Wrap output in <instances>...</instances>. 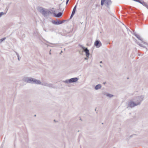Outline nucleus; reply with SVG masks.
<instances>
[{"instance_id": "nucleus-16", "label": "nucleus", "mask_w": 148, "mask_h": 148, "mask_svg": "<svg viewBox=\"0 0 148 148\" xmlns=\"http://www.w3.org/2000/svg\"><path fill=\"white\" fill-rule=\"evenodd\" d=\"M143 3V5L145 6L147 8L148 7V5H147L146 3L144 2V1H142Z\"/></svg>"}, {"instance_id": "nucleus-13", "label": "nucleus", "mask_w": 148, "mask_h": 148, "mask_svg": "<svg viewBox=\"0 0 148 148\" xmlns=\"http://www.w3.org/2000/svg\"><path fill=\"white\" fill-rule=\"evenodd\" d=\"M105 95H106L107 97H113L114 96L113 95L108 94V93H105L104 94Z\"/></svg>"}, {"instance_id": "nucleus-8", "label": "nucleus", "mask_w": 148, "mask_h": 148, "mask_svg": "<svg viewBox=\"0 0 148 148\" xmlns=\"http://www.w3.org/2000/svg\"><path fill=\"white\" fill-rule=\"evenodd\" d=\"M95 45L97 47H99L101 46V43L100 41L96 40L94 43Z\"/></svg>"}, {"instance_id": "nucleus-7", "label": "nucleus", "mask_w": 148, "mask_h": 148, "mask_svg": "<svg viewBox=\"0 0 148 148\" xmlns=\"http://www.w3.org/2000/svg\"><path fill=\"white\" fill-rule=\"evenodd\" d=\"M83 49V51L85 52L86 53V56L88 58L89 55H90L89 51L87 48H85L84 47H82Z\"/></svg>"}, {"instance_id": "nucleus-28", "label": "nucleus", "mask_w": 148, "mask_h": 148, "mask_svg": "<svg viewBox=\"0 0 148 148\" xmlns=\"http://www.w3.org/2000/svg\"><path fill=\"white\" fill-rule=\"evenodd\" d=\"M69 0H66V1H69Z\"/></svg>"}, {"instance_id": "nucleus-34", "label": "nucleus", "mask_w": 148, "mask_h": 148, "mask_svg": "<svg viewBox=\"0 0 148 148\" xmlns=\"http://www.w3.org/2000/svg\"><path fill=\"white\" fill-rule=\"evenodd\" d=\"M143 42H144V43H145V42H144L143 41Z\"/></svg>"}, {"instance_id": "nucleus-12", "label": "nucleus", "mask_w": 148, "mask_h": 148, "mask_svg": "<svg viewBox=\"0 0 148 148\" xmlns=\"http://www.w3.org/2000/svg\"><path fill=\"white\" fill-rule=\"evenodd\" d=\"M101 87V86L100 84H99L97 85L95 87V89L96 90H98L99 89H100Z\"/></svg>"}, {"instance_id": "nucleus-18", "label": "nucleus", "mask_w": 148, "mask_h": 148, "mask_svg": "<svg viewBox=\"0 0 148 148\" xmlns=\"http://www.w3.org/2000/svg\"><path fill=\"white\" fill-rule=\"evenodd\" d=\"M5 38H4L2 39H0V42H1L3 40H5Z\"/></svg>"}, {"instance_id": "nucleus-23", "label": "nucleus", "mask_w": 148, "mask_h": 148, "mask_svg": "<svg viewBox=\"0 0 148 148\" xmlns=\"http://www.w3.org/2000/svg\"><path fill=\"white\" fill-rule=\"evenodd\" d=\"M138 1L137 2H138L139 3H141V4H143L142 2L140 0H139V1Z\"/></svg>"}, {"instance_id": "nucleus-35", "label": "nucleus", "mask_w": 148, "mask_h": 148, "mask_svg": "<svg viewBox=\"0 0 148 148\" xmlns=\"http://www.w3.org/2000/svg\"><path fill=\"white\" fill-rule=\"evenodd\" d=\"M54 121H55V120H54Z\"/></svg>"}, {"instance_id": "nucleus-15", "label": "nucleus", "mask_w": 148, "mask_h": 148, "mask_svg": "<svg viewBox=\"0 0 148 148\" xmlns=\"http://www.w3.org/2000/svg\"><path fill=\"white\" fill-rule=\"evenodd\" d=\"M77 6V5H76L74 7V8L73 9V10L72 12V13H74V14H75V12Z\"/></svg>"}, {"instance_id": "nucleus-3", "label": "nucleus", "mask_w": 148, "mask_h": 148, "mask_svg": "<svg viewBox=\"0 0 148 148\" xmlns=\"http://www.w3.org/2000/svg\"><path fill=\"white\" fill-rule=\"evenodd\" d=\"M105 3V5L106 6L108 7L110 4L111 3L110 0H101V5H103Z\"/></svg>"}, {"instance_id": "nucleus-22", "label": "nucleus", "mask_w": 148, "mask_h": 148, "mask_svg": "<svg viewBox=\"0 0 148 148\" xmlns=\"http://www.w3.org/2000/svg\"><path fill=\"white\" fill-rule=\"evenodd\" d=\"M50 44H52V45H54L55 47H57V46L58 45L57 44H52V43H50Z\"/></svg>"}, {"instance_id": "nucleus-26", "label": "nucleus", "mask_w": 148, "mask_h": 148, "mask_svg": "<svg viewBox=\"0 0 148 148\" xmlns=\"http://www.w3.org/2000/svg\"><path fill=\"white\" fill-rule=\"evenodd\" d=\"M106 83V82H105L103 83V84H105Z\"/></svg>"}, {"instance_id": "nucleus-17", "label": "nucleus", "mask_w": 148, "mask_h": 148, "mask_svg": "<svg viewBox=\"0 0 148 148\" xmlns=\"http://www.w3.org/2000/svg\"><path fill=\"white\" fill-rule=\"evenodd\" d=\"M14 52L16 53V55L18 57V60L19 61L20 60V58H19V54L15 51H14Z\"/></svg>"}, {"instance_id": "nucleus-9", "label": "nucleus", "mask_w": 148, "mask_h": 148, "mask_svg": "<svg viewBox=\"0 0 148 148\" xmlns=\"http://www.w3.org/2000/svg\"><path fill=\"white\" fill-rule=\"evenodd\" d=\"M77 77H74L71 78L69 79V83H73L76 82L78 80Z\"/></svg>"}, {"instance_id": "nucleus-2", "label": "nucleus", "mask_w": 148, "mask_h": 148, "mask_svg": "<svg viewBox=\"0 0 148 148\" xmlns=\"http://www.w3.org/2000/svg\"><path fill=\"white\" fill-rule=\"evenodd\" d=\"M140 104V102L139 103H136L133 102L132 100H130L128 102L127 106L132 108Z\"/></svg>"}, {"instance_id": "nucleus-6", "label": "nucleus", "mask_w": 148, "mask_h": 148, "mask_svg": "<svg viewBox=\"0 0 148 148\" xmlns=\"http://www.w3.org/2000/svg\"><path fill=\"white\" fill-rule=\"evenodd\" d=\"M144 98V97L143 96L137 97L136 98L137 101L136 103H139L140 102V104L141 101L143 100Z\"/></svg>"}, {"instance_id": "nucleus-1", "label": "nucleus", "mask_w": 148, "mask_h": 148, "mask_svg": "<svg viewBox=\"0 0 148 148\" xmlns=\"http://www.w3.org/2000/svg\"><path fill=\"white\" fill-rule=\"evenodd\" d=\"M24 81L27 83L32 84H41V82L40 80L36 79L31 77H26L24 78ZM43 86H48L50 88H54V86L52 84H49L47 83H44L41 84Z\"/></svg>"}, {"instance_id": "nucleus-24", "label": "nucleus", "mask_w": 148, "mask_h": 148, "mask_svg": "<svg viewBox=\"0 0 148 148\" xmlns=\"http://www.w3.org/2000/svg\"><path fill=\"white\" fill-rule=\"evenodd\" d=\"M88 57H87V58H85L84 59H85V60H87V59H88Z\"/></svg>"}, {"instance_id": "nucleus-5", "label": "nucleus", "mask_w": 148, "mask_h": 148, "mask_svg": "<svg viewBox=\"0 0 148 148\" xmlns=\"http://www.w3.org/2000/svg\"><path fill=\"white\" fill-rule=\"evenodd\" d=\"M65 21V20H63L62 21L56 19V21L53 20L52 22L55 25H60L63 23Z\"/></svg>"}, {"instance_id": "nucleus-4", "label": "nucleus", "mask_w": 148, "mask_h": 148, "mask_svg": "<svg viewBox=\"0 0 148 148\" xmlns=\"http://www.w3.org/2000/svg\"><path fill=\"white\" fill-rule=\"evenodd\" d=\"M42 14L45 17H46L49 16L50 14H51L52 13L49 10L47 9H45V10Z\"/></svg>"}, {"instance_id": "nucleus-11", "label": "nucleus", "mask_w": 148, "mask_h": 148, "mask_svg": "<svg viewBox=\"0 0 148 148\" xmlns=\"http://www.w3.org/2000/svg\"><path fill=\"white\" fill-rule=\"evenodd\" d=\"M37 10H38L42 14L43 12H44V11L45 10L44 8H43L41 7H38L37 8Z\"/></svg>"}, {"instance_id": "nucleus-27", "label": "nucleus", "mask_w": 148, "mask_h": 148, "mask_svg": "<svg viewBox=\"0 0 148 148\" xmlns=\"http://www.w3.org/2000/svg\"><path fill=\"white\" fill-rule=\"evenodd\" d=\"M51 51V50H50V52H49V54H51V53L50 52Z\"/></svg>"}, {"instance_id": "nucleus-32", "label": "nucleus", "mask_w": 148, "mask_h": 148, "mask_svg": "<svg viewBox=\"0 0 148 148\" xmlns=\"http://www.w3.org/2000/svg\"><path fill=\"white\" fill-rule=\"evenodd\" d=\"M34 116H36V115H34Z\"/></svg>"}, {"instance_id": "nucleus-36", "label": "nucleus", "mask_w": 148, "mask_h": 148, "mask_svg": "<svg viewBox=\"0 0 148 148\" xmlns=\"http://www.w3.org/2000/svg\"><path fill=\"white\" fill-rule=\"evenodd\" d=\"M140 45V46H142L141 45Z\"/></svg>"}, {"instance_id": "nucleus-10", "label": "nucleus", "mask_w": 148, "mask_h": 148, "mask_svg": "<svg viewBox=\"0 0 148 148\" xmlns=\"http://www.w3.org/2000/svg\"><path fill=\"white\" fill-rule=\"evenodd\" d=\"M55 11H54V12L53 14H54V16L57 17H59L61 16L62 14V12H59L58 14H56L55 13Z\"/></svg>"}, {"instance_id": "nucleus-25", "label": "nucleus", "mask_w": 148, "mask_h": 148, "mask_svg": "<svg viewBox=\"0 0 148 148\" xmlns=\"http://www.w3.org/2000/svg\"><path fill=\"white\" fill-rule=\"evenodd\" d=\"M69 1H66V4L67 5Z\"/></svg>"}, {"instance_id": "nucleus-33", "label": "nucleus", "mask_w": 148, "mask_h": 148, "mask_svg": "<svg viewBox=\"0 0 148 148\" xmlns=\"http://www.w3.org/2000/svg\"><path fill=\"white\" fill-rule=\"evenodd\" d=\"M132 136V135H131V136H130V137H131V136Z\"/></svg>"}, {"instance_id": "nucleus-20", "label": "nucleus", "mask_w": 148, "mask_h": 148, "mask_svg": "<svg viewBox=\"0 0 148 148\" xmlns=\"http://www.w3.org/2000/svg\"><path fill=\"white\" fill-rule=\"evenodd\" d=\"M69 79L68 80H66L65 81H64V82H65L66 83H69Z\"/></svg>"}, {"instance_id": "nucleus-19", "label": "nucleus", "mask_w": 148, "mask_h": 148, "mask_svg": "<svg viewBox=\"0 0 148 148\" xmlns=\"http://www.w3.org/2000/svg\"><path fill=\"white\" fill-rule=\"evenodd\" d=\"M74 14H75L72 13L71 14L70 17V19H71L72 18V17H73V15H74Z\"/></svg>"}, {"instance_id": "nucleus-31", "label": "nucleus", "mask_w": 148, "mask_h": 148, "mask_svg": "<svg viewBox=\"0 0 148 148\" xmlns=\"http://www.w3.org/2000/svg\"><path fill=\"white\" fill-rule=\"evenodd\" d=\"M60 5H59V9H60Z\"/></svg>"}, {"instance_id": "nucleus-30", "label": "nucleus", "mask_w": 148, "mask_h": 148, "mask_svg": "<svg viewBox=\"0 0 148 148\" xmlns=\"http://www.w3.org/2000/svg\"><path fill=\"white\" fill-rule=\"evenodd\" d=\"M62 51H61V53H60V54H61V53H62Z\"/></svg>"}, {"instance_id": "nucleus-21", "label": "nucleus", "mask_w": 148, "mask_h": 148, "mask_svg": "<svg viewBox=\"0 0 148 148\" xmlns=\"http://www.w3.org/2000/svg\"><path fill=\"white\" fill-rule=\"evenodd\" d=\"M4 14V13L3 12L0 13V17H1L2 15Z\"/></svg>"}, {"instance_id": "nucleus-29", "label": "nucleus", "mask_w": 148, "mask_h": 148, "mask_svg": "<svg viewBox=\"0 0 148 148\" xmlns=\"http://www.w3.org/2000/svg\"><path fill=\"white\" fill-rule=\"evenodd\" d=\"M100 63H102V61H100Z\"/></svg>"}, {"instance_id": "nucleus-14", "label": "nucleus", "mask_w": 148, "mask_h": 148, "mask_svg": "<svg viewBox=\"0 0 148 148\" xmlns=\"http://www.w3.org/2000/svg\"><path fill=\"white\" fill-rule=\"evenodd\" d=\"M135 36L139 40L142 41V39L141 38L140 36L138 34H135Z\"/></svg>"}]
</instances>
